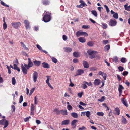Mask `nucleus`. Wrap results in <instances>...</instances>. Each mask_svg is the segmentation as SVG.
<instances>
[{
	"mask_svg": "<svg viewBox=\"0 0 130 130\" xmlns=\"http://www.w3.org/2000/svg\"><path fill=\"white\" fill-rule=\"evenodd\" d=\"M43 20L45 22H47L51 20V14L49 12L47 11H45L44 13L43 14Z\"/></svg>",
	"mask_w": 130,
	"mask_h": 130,
	"instance_id": "obj_1",
	"label": "nucleus"
},
{
	"mask_svg": "<svg viewBox=\"0 0 130 130\" xmlns=\"http://www.w3.org/2000/svg\"><path fill=\"white\" fill-rule=\"evenodd\" d=\"M0 125H4L3 128H5L8 125V121L5 119H3L0 120Z\"/></svg>",
	"mask_w": 130,
	"mask_h": 130,
	"instance_id": "obj_2",
	"label": "nucleus"
},
{
	"mask_svg": "<svg viewBox=\"0 0 130 130\" xmlns=\"http://www.w3.org/2000/svg\"><path fill=\"white\" fill-rule=\"evenodd\" d=\"M28 65L24 64V66L26 67L27 69H28L32 67L33 66V64L30 58H28Z\"/></svg>",
	"mask_w": 130,
	"mask_h": 130,
	"instance_id": "obj_3",
	"label": "nucleus"
},
{
	"mask_svg": "<svg viewBox=\"0 0 130 130\" xmlns=\"http://www.w3.org/2000/svg\"><path fill=\"white\" fill-rule=\"evenodd\" d=\"M11 24L14 28L17 29L21 25V24L19 22H13L11 23Z\"/></svg>",
	"mask_w": 130,
	"mask_h": 130,
	"instance_id": "obj_4",
	"label": "nucleus"
},
{
	"mask_svg": "<svg viewBox=\"0 0 130 130\" xmlns=\"http://www.w3.org/2000/svg\"><path fill=\"white\" fill-rule=\"evenodd\" d=\"M76 35L77 37H79L81 35H84L86 36H88V34L86 32H82L80 31H77L76 34Z\"/></svg>",
	"mask_w": 130,
	"mask_h": 130,
	"instance_id": "obj_5",
	"label": "nucleus"
},
{
	"mask_svg": "<svg viewBox=\"0 0 130 130\" xmlns=\"http://www.w3.org/2000/svg\"><path fill=\"white\" fill-rule=\"evenodd\" d=\"M38 72L36 71L34 72L33 74V79L34 82H36L38 78Z\"/></svg>",
	"mask_w": 130,
	"mask_h": 130,
	"instance_id": "obj_6",
	"label": "nucleus"
},
{
	"mask_svg": "<svg viewBox=\"0 0 130 130\" xmlns=\"http://www.w3.org/2000/svg\"><path fill=\"white\" fill-rule=\"evenodd\" d=\"M117 23V22L115 20H110L109 23V25L111 26H115Z\"/></svg>",
	"mask_w": 130,
	"mask_h": 130,
	"instance_id": "obj_7",
	"label": "nucleus"
},
{
	"mask_svg": "<svg viewBox=\"0 0 130 130\" xmlns=\"http://www.w3.org/2000/svg\"><path fill=\"white\" fill-rule=\"evenodd\" d=\"M21 67L23 73L24 74H26L27 73V69L26 68V67L24 66L23 64H21Z\"/></svg>",
	"mask_w": 130,
	"mask_h": 130,
	"instance_id": "obj_8",
	"label": "nucleus"
},
{
	"mask_svg": "<svg viewBox=\"0 0 130 130\" xmlns=\"http://www.w3.org/2000/svg\"><path fill=\"white\" fill-rule=\"evenodd\" d=\"M98 75H101L103 77L105 80H106L107 75L105 73L101 71H100L98 72Z\"/></svg>",
	"mask_w": 130,
	"mask_h": 130,
	"instance_id": "obj_9",
	"label": "nucleus"
},
{
	"mask_svg": "<svg viewBox=\"0 0 130 130\" xmlns=\"http://www.w3.org/2000/svg\"><path fill=\"white\" fill-rule=\"evenodd\" d=\"M35 106H34L33 104H31V115H34V111L35 110Z\"/></svg>",
	"mask_w": 130,
	"mask_h": 130,
	"instance_id": "obj_10",
	"label": "nucleus"
},
{
	"mask_svg": "<svg viewBox=\"0 0 130 130\" xmlns=\"http://www.w3.org/2000/svg\"><path fill=\"white\" fill-rule=\"evenodd\" d=\"M24 23L25 24V27L27 29H29L30 26L29 21L27 20H24Z\"/></svg>",
	"mask_w": 130,
	"mask_h": 130,
	"instance_id": "obj_11",
	"label": "nucleus"
},
{
	"mask_svg": "<svg viewBox=\"0 0 130 130\" xmlns=\"http://www.w3.org/2000/svg\"><path fill=\"white\" fill-rule=\"evenodd\" d=\"M70 122V121L69 120H66L62 121L61 124L62 125H68Z\"/></svg>",
	"mask_w": 130,
	"mask_h": 130,
	"instance_id": "obj_12",
	"label": "nucleus"
},
{
	"mask_svg": "<svg viewBox=\"0 0 130 130\" xmlns=\"http://www.w3.org/2000/svg\"><path fill=\"white\" fill-rule=\"evenodd\" d=\"M84 72V71L82 69H79L77 70V71L76 72V75H75V76L79 75H81Z\"/></svg>",
	"mask_w": 130,
	"mask_h": 130,
	"instance_id": "obj_13",
	"label": "nucleus"
},
{
	"mask_svg": "<svg viewBox=\"0 0 130 130\" xmlns=\"http://www.w3.org/2000/svg\"><path fill=\"white\" fill-rule=\"evenodd\" d=\"M83 65L85 68H89V65L86 61L84 60L83 61Z\"/></svg>",
	"mask_w": 130,
	"mask_h": 130,
	"instance_id": "obj_14",
	"label": "nucleus"
},
{
	"mask_svg": "<svg viewBox=\"0 0 130 130\" xmlns=\"http://www.w3.org/2000/svg\"><path fill=\"white\" fill-rule=\"evenodd\" d=\"M63 49L64 52L68 53L71 52L72 50L71 48L68 47H64Z\"/></svg>",
	"mask_w": 130,
	"mask_h": 130,
	"instance_id": "obj_15",
	"label": "nucleus"
},
{
	"mask_svg": "<svg viewBox=\"0 0 130 130\" xmlns=\"http://www.w3.org/2000/svg\"><path fill=\"white\" fill-rule=\"evenodd\" d=\"M114 111L115 112L114 113V114L118 115L120 114V110L118 108L116 107L115 108Z\"/></svg>",
	"mask_w": 130,
	"mask_h": 130,
	"instance_id": "obj_16",
	"label": "nucleus"
},
{
	"mask_svg": "<svg viewBox=\"0 0 130 130\" xmlns=\"http://www.w3.org/2000/svg\"><path fill=\"white\" fill-rule=\"evenodd\" d=\"M60 113L63 115H67L68 114L67 111L66 109L60 110Z\"/></svg>",
	"mask_w": 130,
	"mask_h": 130,
	"instance_id": "obj_17",
	"label": "nucleus"
},
{
	"mask_svg": "<svg viewBox=\"0 0 130 130\" xmlns=\"http://www.w3.org/2000/svg\"><path fill=\"white\" fill-rule=\"evenodd\" d=\"M42 67L45 68H48L50 67L49 65L47 63L44 62L42 63Z\"/></svg>",
	"mask_w": 130,
	"mask_h": 130,
	"instance_id": "obj_18",
	"label": "nucleus"
},
{
	"mask_svg": "<svg viewBox=\"0 0 130 130\" xmlns=\"http://www.w3.org/2000/svg\"><path fill=\"white\" fill-rule=\"evenodd\" d=\"M33 63L35 66H38L40 65L41 62L40 61L35 60L33 61Z\"/></svg>",
	"mask_w": 130,
	"mask_h": 130,
	"instance_id": "obj_19",
	"label": "nucleus"
},
{
	"mask_svg": "<svg viewBox=\"0 0 130 130\" xmlns=\"http://www.w3.org/2000/svg\"><path fill=\"white\" fill-rule=\"evenodd\" d=\"M94 42L92 41H90L88 42L87 43V45L90 47H92L94 45Z\"/></svg>",
	"mask_w": 130,
	"mask_h": 130,
	"instance_id": "obj_20",
	"label": "nucleus"
},
{
	"mask_svg": "<svg viewBox=\"0 0 130 130\" xmlns=\"http://www.w3.org/2000/svg\"><path fill=\"white\" fill-rule=\"evenodd\" d=\"M121 101L122 103L126 107L128 106V105L127 103V102L124 99L122 98H121Z\"/></svg>",
	"mask_w": 130,
	"mask_h": 130,
	"instance_id": "obj_21",
	"label": "nucleus"
},
{
	"mask_svg": "<svg viewBox=\"0 0 130 130\" xmlns=\"http://www.w3.org/2000/svg\"><path fill=\"white\" fill-rule=\"evenodd\" d=\"M100 83L101 81L99 79H96L94 82V84L95 85H98Z\"/></svg>",
	"mask_w": 130,
	"mask_h": 130,
	"instance_id": "obj_22",
	"label": "nucleus"
},
{
	"mask_svg": "<svg viewBox=\"0 0 130 130\" xmlns=\"http://www.w3.org/2000/svg\"><path fill=\"white\" fill-rule=\"evenodd\" d=\"M73 55L75 57H79L80 54L78 52H75L73 53Z\"/></svg>",
	"mask_w": 130,
	"mask_h": 130,
	"instance_id": "obj_23",
	"label": "nucleus"
},
{
	"mask_svg": "<svg viewBox=\"0 0 130 130\" xmlns=\"http://www.w3.org/2000/svg\"><path fill=\"white\" fill-rule=\"evenodd\" d=\"M101 17L104 20L107 19L108 18V15L106 14H103L102 15H101Z\"/></svg>",
	"mask_w": 130,
	"mask_h": 130,
	"instance_id": "obj_24",
	"label": "nucleus"
},
{
	"mask_svg": "<svg viewBox=\"0 0 130 130\" xmlns=\"http://www.w3.org/2000/svg\"><path fill=\"white\" fill-rule=\"evenodd\" d=\"M97 52L95 51H88L87 53L89 55H92L95 53H97Z\"/></svg>",
	"mask_w": 130,
	"mask_h": 130,
	"instance_id": "obj_25",
	"label": "nucleus"
},
{
	"mask_svg": "<svg viewBox=\"0 0 130 130\" xmlns=\"http://www.w3.org/2000/svg\"><path fill=\"white\" fill-rule=\"evenodd\" d=\"M85 5L86 6H87V5L85 3H82L80 5H77V7L79 8H82L83 7H84Z\"/></svg>",
	"mask_w": 130,
	"mask_h": 130,
	"instance_id": "obj_26",
	"label": "nucleus"
},
{
	"mask_svg": "<svg viewBox=\"0 0 130 130\" xmlns=\"http://www.w3.org/2000/svg\"><path fill=\"white\" fill-rule=\"evenodd\" d=\"M78 40L80 42L82 43L85 42L86 41V39L83 37L79 38Z\"/></svg>",
	"mask_w": 130,
	"mask_h": 130,
	"instance_id": "obj_27",
	"label": "nucleus"
},
{
	"mask_svg": "<svg viewBox=\"0 0 130 130\" xmlns=\"http://www.w3.org/2000/svg\"><path fill=\"white\" fill-rule=\"evenodd\" d=\"M122 123L124 124H125L127 123V120L123 116L122 117Z\"/></svg>",
	"mask_w": 130,
	"mask_h": 130,
	"instance_id": "obj_28",
	"label": "nucleus"
},
{
	"mask_svg": "<svg viewBox=\"0 0 130 130\" xmlns=\"http://www.w3.org/2000/svg\"><path fill=\"white\" fill-rule=\"evenodd\" d=\"M78 122V120H74L71 122V124L72 126H74L75 127L76 126V124Z\"/></svg>",
	"mask_w": 130,
	"mask_h": 130,
	"instance_id": "obj_29",
	"label": "nucleus"
},
{
	"mask_svg": "<svg viewBox=\"0 0 130 130\" xmlns=\"http://www.w3.org/2000/svg\"><path fill=\"white\" fill-rule=\"evenodd\" d=\"M72 116L75 118H77L78 117V114L75 112H72L71 113Z\"/></svg>",
	"mask_w": 130,
	"mask_h": 130,
	"instance_id": "obj_30",
	"label": "nucleus"
},
{
	"mask_svg": "<svg viewBox=\"0 0 130 130\" xmlns=\"http://www.w3.org/2000/svg\"><path fill=\"white\" fill-rule=\"evenodd\" d=\"M127 4L124 5L125 9L126 10L130 11V5L128 6H127Z\"/></svg>",
	"mask_w": 130,
	"mask_h": 130,
	"instance_id": "obj_31",
	"label": "nucleus"
},
{
	"mask_svg": "<svg viewBox=\"0 0 130 130\" xmlns=\"http://www.w3.org/2000/svg\"><path fill=\"white\" fill-rule=\"evenodd\" d=\"M54 113L57 114H60V110H59L58 109H55L53 110Z\"/></svg>",
	"mask_w": 130,
	"mask_h": 130,
	"instance_id": "obj_32",
	"label": "nucleus"
},
{
	"mask_svg": "<svg viewBox=\"0 0 130 130\" xmlns=\"http://www.w3.org/2000/svg\"><path fill=\"white\" fill-rule=\"evenodd\" d=\"M92 14L95 17H97L98 16V13L95 10H92L91 11Z\"/></svg>",
	"mask_w": 130,
	"mask_h": 130,
	"instance_id": "obj_33",
	"label": "nucleus"
},
{
	"mask_svg": "<svg viewBox=\"0 0 130 130\" xmlns=\"http://www.w3.org/2000/svg\"><path fill=\"white\" fill-rule=\"evenodd\" d=\"M17 65L16 64H14V67H13V69L15 70H17L18 71L20 72V69L17 66Z\"/></svg>",
	"mask_w": 130,
	"mask_h": 130,
	"instance_id": "obj_34",
	"label": "nucleus"
},
{
	"mask_svg": "<svg viewBox=\"0 0 130 130\" xmlns=\"http://www.w3.org/2000/svg\"><path fill=\"white\" fill-rule=\"evenodd\" d=\"M110 48V46L109 45H107L104 47V50L105 51H107L109 50Z\"/></svg>",
	"mask_w": 130,
	"mask_h": 130,
	"instance_id": "obj_35",
	"label": "nucleus"
},
{
	"mask_svg": "<svg viewBox=\"0 0 130 130\" xmlns=\"http://www.w3.org/2000/svg\"><path fill=\"white\" fill-rule=\"evenodd\" d=\"M124 88L122 85H119L118 87V91H122V90Z\"/></svg>",
	"mask_w": 130,
	"mask_h": 130,
	"instance_id": "obj_36",
	"label": "nucleus"
},
{
	"mask_svg": "<svg viewBox=\"0 0 130 130\" xmlns=\"http://www.w3.org/2000/svg\"><path fill=\"white\" fill-rule=\"evenodd\" d=\"M51 59L52 61L55 63H56L57 61V60L54 57H51Z\"/></svg>",
	"mask_w": 130,
	"mask_h": 130,
	"instance_id": "obj_37",
	"label": "nucleus"
},
{
	"mask_svg": "<svg viewBox=\"0 0 130 130\" xmlns=\"http://www.w3.org/2000/svg\"><path fill=\"white\" fill-rule=\"evenodd\" d=\"M42 3L45 5H47L49 4V2L47 0H43Z\"/></svg>",
	"mask_w": 130,
	"mask_h": 130,
	"instance_id": "obj_38",
	"label": "nucleus"
},
{
	"mask_svg": "<svg viewBox=\"0 0 130 130\" xmlns=\"http://www.w3.org/2000/svg\"><path fill=\"white\" fill-rule=\"evenodd\" d=\"M20 43L24 49L26 50H28V48L26 46L25 44L22 42H21Z\"/></svg>",
	"mask_w": 130,
	"mask_h": 130,
	"instance_id": "obj_39",
	"label": "nucleus"
},
{
	"mask_svg": "<svg viewBox=\"0 0 130 130\" xmlns=\"http://www.w3.org/2000/svg\"><path fill=\"white\" fill-rule=\"evenodd\" d=\"M127 61L126 59L124 57H122L121 58V62L125 63Z\"/></svg>",
	"mask_w": 130,
	"mask_h": 130,
	"instance_id": "obj_40",
	"label": "nucleus"
},
{
	"mask_svg": "<svg viewBox=\"0 0 130 130\" xmlns=\"http://www.w3.org/2000/svg\"><path fill=\"white\" fill-rule=\"evenodd\" d=\"M101 24L103 26V28L106 29V28H107V25L106 24V23H104L102 22L101 23Z\"/></svg>",
	"mask_w": 130,
	"mask_h": 130,
	"instance_id": "obj_41",
	"label": "nucleus"
},
{
	"mask_svg": "<svg viewBox=\"0 0 130 130\" xmlns=\"http://www.w3.org/2000/svg\"><path fill=\"white\" fill-rule=\"evenodd\" d=\"M90 26L89 25H83L82 26V28H83L85 29L89 28H90Z\"/></svg>",
	"mask_w": 130,
	"mask_h": 130,
	"instance_id": "obj_42",
	"label": "nucleus"
},
{
	"mask_svg": "<svg viewBox=\"0 0 130 130\" xmlns=\"http://www.w3.org/2000/svg\"><path fill=\"white\" fill-rule=\"evenodd\" d=\"M12 84L13 85H15L16 84V80L15 77H13L12 79Z\"/></svg>",
	"mask_w": 130,
	"mask_h": 130,
	"instance_id": "obj_43",
	"label": "nucleus"
},
{
	"mask_svg": "<svg viewBox=\"0 0 130 130\" xmlns=\"http://www.w3.org/2000/svg\"><path fill=\"white\" fill-rule=\"evenodd\" d=\"M38 103L37 98L36 96H35L34 97V104L36 105Z\"/></svg>",
	"mask_w": 130,
	"mask_h": 130,
	"instance_id": "obj_44",
	"label": "nucleus"
},
{
	"mask_svg": "<svg viewBox=\"0 0 130 130\" xmlns=\"http://www.w3.org/2000/svg\"><path fill=\"white\" fill-rule=\"evenodd\" d=\"M113 17L116 19H117L118 17V13H115L113 15Z\"/></svg>",
	"mask_w": 130,
	"mask_h": 130,
	"instance_id": "obj_45",
	"label": "nucleus"
},
{
	"mask_svg": "<svg viewBox=\"0 0 130 130\" xmlns=\"http://www.w3.org/2000/svg\"><path fill=\"white\" fill-rule=\"evenodd\" d=\"M83 83H85L86 85L87 84L89 86H90L92 85L91 82L88 83L86 81H84L83 82Z\"/></svg>",
	"mask_w": 130,
	"mask_h": 130,
	"instance_id": "obj_46",
	"label": "nucleus"
},
{
	"mask_svg": "<svg viewBox=\"0 0 130 130\" xmlns=\"http://www.w3.org/2000/svg\"><path fill=\"white\" fill-rule=\"evenodd\" d=\"M67 109L69 110H70L72 109V106L70 105H68Z\"/></svg>",
	"mask_w": 130,
	"mask_h": 130,
	"instance_id": "obj_47",
	"label": "nucleus"
},
{
	"mask_svg": "<svg viewBox=\"0 0 130 130\" xmlns=\"http://www.w3.org/2000/svg\"><path fill=\"white\" fill-rule=\"evenodd\" d=\"M98 115L100 116H102L104 115V113L102 112H99L97 113Z\"/></svg>",
	"mask_w": 130,
	"mask_h": 130,
	"instance_id": "obj_48",
	"label": "nucleus"
},
{
	"mask_svg": "<svg viewBox=\"0 0 130 130\" xmlns=\"http://www.w3.org/2000/svg\"><path fill=\"white\" fill-rule=\"evenodd\" d=\"M23 97L22 95H21L20 98V99L19 101V103H21L23 101Z\"/></svg>",
	"mask_w": 130,
	"mask_h": 130,
	"instance_id": "obj_49",
	"label": "nucleus"
},
{
	"mask_svg": "<svg viewBox=\"0 0 130 130\" xmlns=\"http://www.w3.org/2000/svg\"><path fill=\"white\" fill-rule=\"evenodd\" d=\"M104 7L106 9L107 13H108L109 11V10L108 7L105 5H104Z\"/></svg>",
	"mask_w": 130,
	"mask_h": 130,
	"instance_id": "obj_50",
	"label": "nucleus"
},
{
	"mask_svg": "<svg viewBox=\"0 0 130 130\" xmlns=\"http://www.w3.org/2000/svg\"><path fill=\"white\" fill-rule=\"evenodd\" d=\"M105 99V97L104 96H102L100 99H98V101L101 102H103Z\"/></svg>",
	"mask_w": 130,
	"mask_h": 130,
	"instance_id": "obj_51",
	"label": "nucleus"
},
{
	"mask_svg": "<svg viewBox=\"0 0 130 130\" xmlns=\"http://www.w3.org/2000/svg\"><path fill=\"white\" fill-rule=\"evenodd\" d=\"M62 38L64 41L66 40L67 39V37L65 35H63L62 36Z\"/></svg>",
	"mask_w": 130,
	"mask_h": 130,
	"instance_id": "obj_52",
	"label": "nucleus"
},
{
	"mask_svg": "<svg viewBox=\"0 0 130 130\" xmlns=\"http://www.w3.org/2000/svg\"><path fill=\"white\" fill-rule=\"evenodd\" d=\"M118 69L120 71H122L123 70L124 68L123 67L120 66L118 67Z\"/></svg>",
	"mask_w": 130,
	"mask_h": 130,
	"instance_id": "obj_53",
	"label": "nucleus"
},
{
	"mask_svg": "<svg viewBox=\"0 0 130 130\" xmlns=\"http://www.w3.org/2000/svg\"><path fill=\"white\" fill-rule=\"evenodd\" d=\"M7 26L6 23H4L3 24V29L4 30H5L7 28Z\"/></svg>",
	"mask_w": 130,
	"mask_h": 130,
	"instance_id": "obj_54",
	"label": "nucleus"
},
{
	"mask_svg": "<svg viewBox=\"0 0 130 130\" xmlns=\"http://www.w3.org/2000/svg\"><path fill=\"white\" fill-rule=\"evenodd\" d=\"M11 107L12 108V112H14L15 110V106L14 105H12Z\"/></svg>",
	"mask_w": 130,
	"mask_h": 130,
	"instance_id": "obj_55",
	"label": "nucleus"
},
{
	"mask_svg": "<svg viewBox=\"0 0 130 130\" xmlns=\"http://www.w3.org/2000/svg\"><path fill=\"white\" fill-rule=\"evenodd\" d=\"M73 61L74 63H77L78 62V60L77 59L75 58L73 59Z\"/></svg>",
	"mask_w": 130,
	"mask_h": 130,
	"instance_id": "obj_56",
	"label": "nucleus"
},
{
	"mask_svg": "<svg viewBox=\"0 0 130 130\" xmlns=\"http://www.w3.org/2000/svg\"><path fill=\"white\" fill-rule=\"evenodd\" d=\"M36 46L41 51L42 50V47L38 44H37L36 45Z\"/></svg>",
	"mask_w": 130,
	"mask_h": 130,
	"instance_id": "obj_57",
	"label": "nucleus"
},
{
	"mask_svg": "<svg viewBox=\"0 0 130 130\" xmlns=\"http://www.w3.org/2000/svg\"><path fill=\"white\" fill-rule=\"evenodd\" d=\"M122 75L123 76H125L127 75L128 74V72L126 71H124L123 73H122Z\"/></svg>",
	"mask_w": 130,
	"mask_h": 130,
	"instance_id": "obj_58",
	"label": "nucleus"
},
{
	"mask_svg": "<svg viewBox=\"0 0 130 130\" xmlns=\"http://www.w3.org/2000/svg\"><path fill=\"white\" fill-rule=\"evenodd\" d=\"M83 94V93L82 91L81 92L79 93H78V96L80 97L81 98Z\"/></svg>",
	"mask_w": 130,
	"mask_h": 130,
	"instance_id": "obj_59",
	"label": "nucleus"
},
{
	"mask_svg": "<svg viewBox=\"0 0 130 130\" xmlns=\"http://www.w3.org/2000/svg\"><path fill=\"white\" fill-rule=\"evenodd\" d=\"M86 115L87 117H89L90 115V112L89 111H88L86 112Z\"/></svg>",
	"mask_w": 130,
	"mask_h": 130,
	"instance_id": "obj_60",
	"label": "nucleus"
},
{
	"mask_svg": "<svg viewBox=\"0 0 130 130\" xmlns=\"http://www.w3.org/2000/svg\"><path fill=\"white\" fill-rule=\"evenodd\" d=\"M34 89L35 88H33L31 90L29 93L30 95H31L33 93Z\"/></svg>",
	"mask_w": 130,
	"mask_h": 130,
	"instance_id": "obj_61",
	"label": "nucleus"
},
{
	"mask_svg": "<svg viewBox=\"0 0 130 130\" xmlns=\"http://www.w3.org/2000/svg\"><path fill=\"white\" fill-rule=\"evenodd\" d=\"M117 77L119 81H121V78L119 75H117Z\"/></svg>",
	"mask_w": 130,
	"mask_h": 130,
	"instance_id": "obj_62",
	"label": "nucleus"
},
{
	"mask_svg": "<svg viewBox=\"0 0 130 130\" xmlns=\"http://www.w3.org/2000/svg\"><path fill=\"white\" fill-rule=\"evenodd\" d=\"M46 77L47 78V79L46 80V82L47 84H48L49 83V78L50 77L49 76H46Z\"/></svg>",
	"mask_w": 130,
	"mask_h": 130,
	"instance_id": "obj_63",
	"label": "nucleus"
},
{
	"mask_svg": "<svg viewBox=\"0 0 130 130\" xmlns=\"http://www.w3.org/2000/svg\"><path fill=\"white\" fill-rule=\"evenodd\" d=\"M87 86L85 83H83V84L82 88L84 89L87 87Z\"/></svg>",
	"mask_w": 130,
	"mask_h": 130,
	"instance_id": "obj_64",
	"label": "nucleus"
}]
</instances>
